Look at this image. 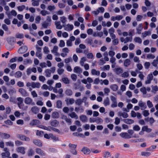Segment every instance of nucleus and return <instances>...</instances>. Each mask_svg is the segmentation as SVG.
<instances>
[{
	"label": "nucleus",
	"mask_w": 158,
	"mask_h": 158,
	"mask_svg": "<svg viewBox=\"0 0 158 158\" xmlns=\"http://www.w3.org/2000/svg\"><path fill=\"white\" fill-rule=\"evenodd\" d=\"M17 100L18 102L17 104L19 109H22L23 110H26L28 108L27 106H24L23 104V99L21 97H18L17 98Z\"/></svg>",
	"instance_id": "obj_1"
},
{
	"label": "nucleus",
	"mask_w": 158,
	"mask_h": 158,
	"mask_svg": "<svg viewBox=\"0 0 158 158\" xmlns=\"http://www.w3.org/2000/svg\"><path fill=\"white\" fill-rule=\"evenodd\" d=\"M24 102L26 104L31 105L32 106H34L35 105V103L33 101L32 99L29 97L25 98Z\"/></svg>",
	"instance_id": "obj_2"
},
{
	"label": "nucleus",
	"mask_w": 158,
	"mask_h": 158,
	"mask_svg": "<svg viewBox=\"0 0 158 158\" xmlns=\"http://www.w3.org/2000/svg\"><path fill=\"white\" fill-rule=\"evenodd\" d=\"M110 98L112 102V103L111 105V107L112 108L116 107L117 106L116 98L113 96H111Z\"/></svg>",
	"instance_id": "obj_3"
},
{
	"label": "nucleus",
	"mask_w": 158,
	"mask_h": 158,
	"mask_svg": "<svg viewBox=\"0 0 158 158\" xmlns=\"http://www.w3.org/2000/svg\"><path fill=\"white\" fill-rule=\"evenodd\" d=\"M27 46H22L19 48L18 52L19 54H23L27 51Z\"/></svg>",
	"instance_id": "obj_4"
},
{
	"label": "nucleus",
	"mask_w": 158,
	"mask_h": 158,
	"mask_svg": "<svg viewBox=\"0 0 158 158\" xmlns=\"http://www.w3.org/2000/svg\"><path fill=\"white\" fill-rule=\"evenodd\" d=\"M18 137L21 140L29 141L30 140V139L29 137L23 135H19Z\"/></svg>",
	"instance_id": "obj_5"
},
{
	"label": "nucleus",
	"mask_w": 158,
	"mask_h": 158,
	"mask_svg": "<svg viewBox=\"0 0 158 158\" xmlns=\"http://www.w3.org/2000/svg\"><path fill=\"white\" fill-rule=\"evenodd\" d=\"M81 151L85 155H88L91 152V151L89 148L86 147H84L81 150Z\"/></svg>",
	"instance_id": "obj_6"
},
{
	"label": "nucleus",
	"mask_w": 158,
	"mask_h": 158,
	"mask_svg": "<svg viewBox=\"0 0 158 158\" xmlns=\"http://www.w3.org/2000/svg\"><path fill=\"white\" fill-rule=\"evenodd\" d=\"M19 91L23 96L26 97L28 95V94L27 92V91L23 89H19Z\"/></svg>",
	"instance_id": "obj_7"
},
{
	"label": "nucleus",
	"mask_w": 158,
	"mask_h": 158,
	"mask_svg": "<svg viewBox=\"0 0 158 158\" xmlns=\"http://www.w3.org/2000/svg\"><path fill=\"white\" fill-rule=\"evenodd\" d=\"M138 104L139 106L140 107L141 109L142 110H144L147 108L146 103L143 102L142 101H139Z\"/></svg>",
	"instance_id": "obj_8"
},
{
	"label": "nucleus",
	"mask_w": 158,
	"mask_h": 158,
	"mask_svg": "<svg viewBox=\"0 0 158 158\" xmlns=\"http://www.w3.org/2000/svg\"><path fill=\"white\" fill-rule=\"evenodd\" d=\"M35 152L36 153L41 156H45V153L40 148H37L35 149Z\"/></svg>",
	"instance_id": "obj_9"
},
{
	"label": "nucleus",
	"mask_w": 158,
	"mask_h": 158,
	"mask_svg": "<svg viewBox=\"0 0 158 158\" xmlns=\"http://www.w3.org/2000/svg\"><path fill=\"white\" fill-rule=\"evenodd\" d=\"M120 135L122 138L125 139L131 138V136L127 132H122L120 134Z\"/></svg>",
	"instance_id": "obj_10"
},
{
	"label": "nucleus",
	"mask_w": 158,
	"mask_h": 158,
	"mask_svg": "<svg viewBox=\"0 0 158 158\" xmlns=\"http://www.w3.org/2000/svg\"><path fill=\"white\" fill-rule=\"evenodd\" d=\"M25 148L23 147H19L17 148V151L18 152H20L22 154H24L25 153Z\"/></svg>",
	"instance_id": "obj_11"
},
{
	"label": "nucleus",
	"mask_w": 158,
	"mask_h": 158,
	"mask_svg": "<svg viewBox=\"0 0 158 158\" xmlns=\"http://www.w3.org/2000/svg\"><path fill=\"white\" fill-rule=\"evenodd\" d=\"M59 123L56 120H53L50 122V125L51 126L54 127H56L58 126Z\"/></svg>",
	"instance_id": "obj_12"
},
{
	"label": "nucleus",
	"mask_w": 158,
	"mask_h": 158,
	"mask_svg": "<svg viewBox=\"0 0 158 158\" xmlns=\"http://www.w3.org/2000/svg\"><path fill=\"white\" fill-rule=\"evenodd\" d=\"M75 110L76 112H79L80 113H83L84 111L83 107L82 106H80L79 107H76Z\"/></svg>",
	"instance_id": "obj_13"
},
{
	"label": "nucleus",
	"mask_w": 158,
	"mask_h": 158,
	"mask_svg": "<svg viewBox=\"0 0 158 158\" xmlns=\"http://www.w3.org/2000/svg\"><path fill=\"white\" fill-rule=\"evenodd\" d=\"M40 86V83L39 82H31V86L33 88H39Z\"/></svg>",
	"instance_id": "obj_14"
},
{
	"label": "nucleus",
	"mask_w": 158,
	"mask_h": 158,
	"mask_svg": "<svg viewBox=\"0 0 158 158\" xmlns=\"http://www.w3.org/2000/svg\"><path fill=\"white\" fill-rule=\"evenodd\" d=\"M33 142L34 144L38 146L41 147L42 146V143L40 140L34 139L33 141Z\"/></svg>",
	"instance_id": "obj_15"
},
{
	"label": "nucleus",
	"mask_w": 158,
	"mask_h": 158,
	"mask_svg": "<svg viewBox=\"0 0 158 158\" xmlns=\"http://www.w3.org/2000/svg\"><path fill=\"white\" fill-rule=\"evenodd\" d=\"M31 111L33 114H36L39 112V109L37 107L34 106L31 108Z\"/></svg>",
	"instance_id": "obj_16"
},
{
	"label": "nucleus",
	"mask_w": 158,
	"mask_h": 158,
	"mask_svg": "<svg viewBox=\"0 0 158 158\" xmlns=\"http://www.w3.org/2000/svg\"><path fill=\"white\" fill-rule=\"evenodd\" d=\"M143 24L142 23H140L138 27L136 28V30L137 31V33L139 34H140L141 33V31L143 29Z\"/></svg>",
	"instance_id": "obj_17"
},
{
	"label": "nucleus",
	"mask_w": 158,
	"mask_h": 158,
	"mask_svg": "<svg viewBox=\"0 0 158 158\" xmlns=\"http://www.w3.org/2000/svg\"><path fill=\"white\" fill-rule=\"evenodd\" d=\"M123 121L126 123L128 124H131L134 122V120L131 119H126L123 120Z\"/></svg>",
	"instance_id": "obj_18"
},
{
	"label": "nucleus",
	"mask_w": 158,
	"mask_h": 158,
	"mask_svg": "<svg viewBox=\"0 0 158 158\" xmlns=\"http://www.w3.org/2000/svg\"><path fill=\"white\" fill-rule=\"evenodd\" d=\"M39 122L40 121L38 120L33 119L31 121L29 124L31 126H35L38 124Z\"/></svg>",
	"instance_id": "obj_19"
},
{
	"label": "nucleus",
	"mask_w": 158,
	"mask_h": 158,
	"mask_svg": "<svg viewBox=\"0 0 158 158\" xmlns=\"http://www.w3.org/2000/svg\"><path fill=\"white\" fill-rule=\"evenodd\" d=\"M73 71L76 73H81L82 72V69L79 67L76 66L74 67Z\"/></svg>",
	"instance_id": "obj_20"
},
{
	"label": "nucleus",
	"mask_w": 158,
	"mask_h": 158,
	"mask_svg": "<svg viewBox=\"0 0 158 158\" xmlns=\"http://www.w3.org/2000/svg\"><path fill=\"white\" fill-rule=\"evenodd\" d=\"M16 41L15 38L13 37H10L8 39V43L10 44H12L15 43Z\"/></svg>",
	"instance_id": "obj_21"
},
{
	"label": "nucleus",
	"mask_w": 158,
	"mask_h": 158,
	"mask_svg": "<svg viewBox=\"0 0 158 158\" xmlns=\"http://www.w3.org/2000/svg\"><path fill=\"white\" fill-rule=\"evenodd\" d=\"M80 119L83 122H86L87 121V117L84 115H82L80 116Z\"/></svg>",
	"instance_id": "obj_22"
},
{
	"label": "nucleus",
	"mask_w": 158,
	"mask_h": 158,
	"mask_svg": "<svg viewBox=\"0 0 158 158\" xmlns=\"http://www.w3.org/2000/svg\"><path fill=\"white\" fill-rule=\"evenodd\" d=\"M91 72L92 75H96L99 76L100 74V72L99 71H97L94 69H92Z\"/></svg>",
	"instance_id": "obj_23"
},
{
	"label": "nucleus",
	"mask_w": 158,
	"mask_h": 158,
	"mask_svg": "<svg viewBox=\"0 0 158 158\" xmlns=\"http://www.w3.org/2000/svg\"><path fill=\"white\" fill-rule=\"evenodd\" d=\"M35 151L32 148H30L28 150L27 152V155L29 156H32L34 155Z\"/></svg>",
	"instance_id": "obj_24"
},
{
	"label": "nucleus",
	"mask_w": 158,
	"mask_h": 158,
	"mask_svg": "<svg viewBox=\"0 0 158 158\" xmlns=\"http://www.w3.org/2000/svg\"><path fill=\"white\" fill-rule=\"evenodd\" d=\"M22 75V73L20 71H18L16 72L15 74V77L17 78H19L21 77Z\"/></svg>",
	"instance_id": "obj_25"
},
{
	"label": "nucleus",
	"mask_w": 158,
	"mask_h": 158,
	"mask_svg": "<svg viewBox=\"0 0 158 158\" xmlns=\"http://www.w3.org/2000/svg\"><path fill=\"white\" fill-rule=\"evenodd\" d=\"M110 88L114 91H116L118 89V86L116 84L111 85L110 86Z\"/></svg>",
	"instance_id": "obj_26"
},
{
	"label": "nucleus",
	"mask_w": 158,
	"mask_h": 158,
	"mask_svg": "<svg viewBox=\"0 0 158 158\" xmlns=\"http://www.w3.org/2000/svg\"><path fill=\"white\" fill-rule=\"evenodd\" d=\"M131 62L129 59H126L124 62V65L125 66L128 67L131 64Z\"/></svg>",
	"instance_id": "obj_27"
},
{
	"label": "nucleus",
	"mask_w": 158,
	"mask_h": 158,
	"mask_svg": "<svg viewBox=\"0 0 158 158\" xmlns=\"http://www.w3.org/2000/svg\"><path fill=\"white\" fill-rule=\"evenodd\" d=\"M32 5L33 6H38L39 4V0H31Z\"/></svg>",
	"instance_id": "obj_28"
},
{
	"label": "nucleus",
	"mask_w": 158,
	"mask_h": 158,
	"mask_svg": "<svg viewBox=\"0 0 158 158\" xmlns=\"http://www.w3.org/2000/svg\"><path fill=\"white\" fill-rule=\"evenodd\" d=\"M62 104L61 101L58 100L56 102V107L58 108H61L62 107Z\"/></svg>",
	"instance_id": "obj_29"
},
{
	"label": "nucleus",
	"mask_w": 158,
	"mask_h": 158,
	"mask_svg": "<svg viewBox=\"0 0 158 158\" xmlns=\"http://www.w3.org/2000/svg\"><path fill=\"white\" fill-rule=\"evenodd\" d=\"M83 102V101L80 98L77 99L75 101L76 105L80 106Z\"/></svg>",
	"instance_id": "obj_30"
},
{
	"label": "nucleus",
	"mask_w": 158,
	"mask_h": 158,
	"mask_svg": "<svg viewBox=\"0 0 158 158\" xmlns=\"http://www.w3.org/2000/svg\"><path fill=\"white\" fill-rule=\"evenodd\" d=\"M65 94L67 96H71L73 94V91L70 89H67L65 91Z\"/></svg>",
	"instance_id": "obj_31"
},
{
	"label": "nucleus",
	"mask_w": 158,
	"mask_h": 158,
	"mask_svg": "<svg viewBox=\"0 0 158 158\" xmlns=\"http://www.w3.org/2000/svg\"><path fill=\"white\" fill-rule=\"evenodd\" d=\"M52 117L53 118H57L59 117V114L57 112H54L52 113Z\"/></svg>",
	"instance_id": "obj_32"
},
{
	"label": "nucleus",
	"mask_w": 158,
	"mask_h": 158,
	"mask_svg": "<svg viewBox=\"0 0 158 158\" xmlns=\"http://www.w3.org/2000/svg\"><path fill=\"white\" fill-rule=\"evenodd\" d=\"M50 137L53 141L56 142L59 140L58 138L54 135L53 134H50Z\"/></svg>",
	"instance_id": "obj_33"
},
{
	"label": "nucleus",
	"mask_w": 158,
	"mask_h": 158,
	"mask_svg": "<svg viewBox=\"0 0 158 158\" xmlns=\"http://www.w3.org/2000/svg\"><path fill=\"white\" fill-rule=\"evenodd\" d=\"M69 115L72 118H74L76 119H77L78 118L77 115L74 112H72L70 113Z\"/></svg>",
	"instance_id": "obj_34"
},
{
	"label": "nucleus",
	"mask_w": 158,
	"mask_h": 158,
	"mask_svg": "<svg viewBox=\"0 0 158 158\" xmlns=\"http://www.w3.org/2000/svg\"><path fill=\"white\" fill-rule=\"evenodd\" d=\"M151 154V153L148 152H142L141 153L142 156L146 157L149 156Z\"/></svg>",
	"instance_id": "obj_35"
},
{
	"label": "nucleus",
	"mask_w": 158,
	"mask_h": 158,
	"mask_svg": "<svg viewBox=\"0 0 158 158\" xmlns=\"http://www.w3.org/2000/svg\"><path fill=\"white\" fill-rule=\"evenodd\" d=\"M10 135L9 134L6 133H2L1 137L3 138L4 139H8L10 138Z\"/></svg>",
	"instance_id": "obj_36"
},
{
	"label": "nucleus",
	"mask_w": 158,
	"mask_h": 158,
	"mask_svg": "<svg viewBox=\"0 0 158 158\" xmlns=\"http://www.w3.org/2000/svg\"><path fill=\"white\" fill-rule=\"evenodd\" d=\"M45 76L46 77H49L51 76V70L49 69H47L45 70Z\"/></svg>",
	"instance_id": "obj_37"
},
{
	"label": "nucleus",
	"mask_w": 158,
	"mask_h": 158,
	"mask_svg": "<svg viewBox=\"0 0 158 158\" xmlns=\"http://www.w3.org/2000/svg\"><path fill=\"white\" fill-rule=\"evenodd\" d=\"M44 134V132L43 131H40L37 130L36 131V135L38 136H39L40 137L43 136Z\"/></svg>",
	"instance_id": "obj_38"
},
{
	"label": "nucleus",
	"mask_w": 158,
	"mask_h": 158,
	"mask_svg": "<svg viewBox=\"0 0 158 158\" xmlns=\"http://www.w3.org/2000/svg\"><path fill=\"white\" fill-rule=\"evenodd\" d=\"M0 1H1L0 5L4 6L6 5V2H10V0H0Z\"/></svg>",
	"instance_id": "obj_39"
},
{
	"label": "nucleus",
	"mask_w": 158,
	"mask_h": 158,
	"mask_svg": "<svg viewBox=\"0 0 158 158\" xmlns=\"http://www.w3.org/2000/svg\"><path fill=\"white\" fill-rule=\"evenodd\" d=\"M62 81L65 84H67L69 83V81L67 77H63L62 78Z\"/></svg>",
	"instance_id": "obj_40"
},
{
	"label": "nucleus",
	"mask_w": 158,
	"mask_h": 158,
	"mask_svg": "<svg viewBox=\"0 0 158 158\" xmlns=\"http://www.w3.org/2000/svg\"><path fill=\"white\" fill-rule=\"evenodd\" d=\"M1 155L2 157H8L10 156V153L9 152H2Z\"/></svg>",
	"instance_id": "obj_41"
},
{
	"label": "nucleus",
	"mask_w": 158,
	"mask_h": 158,
	"mask_svg": "<svg viewBox=\"0 0 158 158\" xmlns=\"http://www.w3.org/2000/svg\"><path fill=\"white\" fill-rule=\"evenodd\" d=\"M135 41L139 44L142 43V40L139 37H136L134 38Z\"/></svg>",
	"instance_id": "obj_42"
},
{
	"label": "nucleus",
	"mask_w": 158,
	"mask_h": 158,
	"mask_svg": "<svg viewBox=\"0 0 158 158\" xmlns=\"http://www.w3.org/2000/svg\"><path fill=\"white\" fill-rule=\"evenodd\" d=\"M151 33L148 31H145L144 32H143L142 34L143 37H146L147 35H151Z\"/></svg>",
	"instance_id": "obj_43"
},
{
	"label": "nucleus",
	"mask_w": 158,
	"mask_h": 158,
	"mask_svg": "<svg viewBox=\"0 0 158 158\" xmlns=\"http://www.w3.org/2000/svg\"><path fill=\"white\" fill-rule=\"evenodd\" d=\"M15 37L17 38L22 39L24 37L23 35V34H20L19 33H17L15 35Z\"/></svg>",
	"instance_id": "obj_44"
},
{
	"label": "nucleus",
	"mask_w": 158,
	"mask_h": 158,
	"mask_svg": "<svg viewBox=\"0 0 158 158\" xmlns=\"http://www.w3.org/2000/svg\"><path fill=\"white\" fill-rule=\"evenodd\" d=\"M104 104L105 106H107L109 105L110 102L109 99L108 97H107L106 99L104 100Z\"/></svg>",
	"instance_id": "obj_45"
},
{
	"label": "nucleus",
	"mask_w": 158,
	"mask_h": 158,
	"mask_svg": "<svg viewBox=\"0 0 158 158\" xmlns=\"http://www.w3.org/2000/svg\"><path fill=\"white\" fill-rule=\"evenodd\" d=\"M55 24L56 25V28L57 29H62V26L60 25V22H56Z\"/></svg>",
	"instance_id": "obj_46"
},
{
	"label": "nucleus",
	"mask_w": 158,
	"mask_h": 158,
	"mask_svg": "<svg viewBox=\"0 0 158 158\" xmlns=\"http://www.w3.org/2000/svg\"><path fill=\"white\" fill-rule=\"evenodd\" d=\"M15 143L16 145L17 146H18L20 145H21L23 144V142L21 141L17 140L15 141Z\"/></svg>",
	"instance_id": "obj_47"
},
{
	"label": "nucleus",
	"mask_w": 158,
	"mask_h": 158,
	"mask_svg": "<svg viewBox=\"0 0 158 158\" xmlns=\"http://www.w3.org/2000/svg\"><path fill=\"white\" fill-rule=\"evenodd\" d=\"M5 143L6 146H9L12 147L14 146L13 143L11 141L6 142Z\"/></svg>",
	"instance_id": "obj_48"
},
{
	"label": "nucleus",
	"mask_w": 158,
	"mask_h": 158,
	"mask_svg": "<svg viewBox=\"0 0 158 158\" xmlns=\"http://www.w3.org/2000/svg\"><path fill=\"white\" fill-rule=\"evenodd\" d=\"M25 6L24 5H22L21 6H19L18 7V9L19 11H21L25 9Z\"/></svg>",
	"instance_id": "obj_49"
},
{
	"label": "nucleus",
	"mask_w": 158,
	"mask_h": 158,
	"mask_svg": "<svg viewBox=\"0 0 158 158\" xmlns=\"http://www.w3.org/2000/svg\"><path fill=\"white\" fill-rule=\"evenodd\" d=\"M41 14L43 16H44L46 15L47 14H49L50 13L48 11L45 10H43L41 11Z\"/></svg>",
	"instance_id": "obj_50"
},
{
	"label": "nucleus",
	"mask_w": 158,
	"mask_h": 158,
	"mask_svg": "<svg viewBox=\"0 0 158 158\" xmlns=\"http://www.w3.org/2000/svg\"><path fill=\"white\" fill-rule=\"evenodd\" d=\"M140 91L144 94H145L147 93L146 89L145 87H143L141 88L140 89Z\"/></svg>",
	"instance_id": "obj_51"
},
{
	"label": "nucleus",
	"mask_w": 158,
	"mask_h": 158,
	"mask_svg": "<svg viewBox=\"0 0 158 158\" xmlns=\"http://www.w3.org/2000/svg\"><path fill=\"white\" fill-rule=\"evenodd\" d=\"M65 43L64 41L63 40H61L60 41V43L59 46L60 47H63L65 46Z\"/></svg>",
	"instance_id": "obj_52"
},
{
	"label": "nucleus",
	"mask_w": 158,
	"mask_h": 158,
	"mask_svg": "<svg viewBox=\"0 0 158 158\" xmlns=\"http://www.w3.org/2000/svg\"><path fill=\"white\" fill-rule=\"evenodd\" d=\"M35 55L40 59H41L42 58V54L40 52H36Z\"/></svg>",
	"instance_id": "obj_53"
},
{
	"label": "nucleus",
	"mask_w": 158,
	"mask_h": 158,
	"mask_svg": "<svg viewBox=\"0 0 158 158\" xmlns=\"http://www.w3.org/2000/svg\"><path fill=\"white\" fill-rule=\"evenodd\" d=\"M147 104L149 108H152L153 106L152 102L150 100H148L147 101Z\"/></svg>",
	"instance_id": "obj_54"
},
{
	"label": "nucleus",
	"mask_w": 158,
	"mask_h": 158,
	"mask_svg": "<svg viewBox=\"0 0 158 158\" xmlns=\"http://www.w3.org/2000/svg\"><path fill=\"white\" fill-rule=\"evenodd\" d=\"M69 147L70 149L73 148H76L77 147V145L75 144H73L71 143H69Z\"/></svg>",
	"instance_id": "obj_55"
},
{
	"label": "nucleus",
	"mask_w": 158,
	"mask_h": 158,
	"mask_svg": "<svg viewBox=\"0 0 158 158\" xmlns=\"http://www.w3.org/2000/svg\"><path fill=\"white\" fill-rule=\"evenodd\" d=\"M43 50L44 53L45 54H48L49 52L48 48L47 46H45Z\"/></svg>",
	"instance_id": "obj_56"
},
{
	"label": "nucleus",
	"mask_w": 158,
	"mask_h": 158,
	"mask_svg": "<svg viewBox=\"0 0 158 158\" xmlns=\"http://www.w3.org/2000/svg\"><path fill=\"white\" fill-rule=\"evenodd\" d=\"M5 123L6 124L9 125H12L13 124V122L10 120H7L5 121Z\"/></svg>",
	"instance_id": "obj_57"
},
{
	"label": "nucleus",
	"mask_w": 158,
	"mask_h": 158,
	"mask_svg": "<svg viewBox=\"0 0 158 158\" xmlns=\"http://www.w3.org/2000/svg\"><path fill=\"white\" fill-rule=\"evenodd\" d=\"M58 49V47L57 46H55L51 52L53 53H56Z\"/></svg>",
	"instance_id": "obj_58"
},
{
	"label": "nucleus",
	"mask_w": 158,
	"mask_h": 158,
	"mask_svg": "<svg viewBox=\"0 0 158 158\" xmlns=\"http://www.w3.org/2000/svg\"><path fill=\"white\" fill-rule=\"evenodd\" d=\"M143 115L144 117H147L149 114L148 111V110H144L143 111Z\"/></svg>",
	"instance_id": "obj_59"
},
{
	"label": "nucleus",
	"mask_w": 158,
	"mask_h": 158,
	"mask_svg": "<svg viewBox=\"0 0 158 158\" xmlns=\"http://www.w3.org/2000/svg\"><path fill=\"white\" fill-rule=\"evenodd\" d=\"M104 55L105 56L104 57V60L106 61H108L109 60V58L107 56L108 54L107 52H105L104 53Z\"/></svg>",
	"instance_id": "obj_60"
},
{
	"label": "nucleus",
	"mask_w": 158,
	"mask_h": 158,
	"mask_svg": "<svg viewBox=\"0 0 158 158\" xmlns=\"http://www.w3.org/2000/svg\"><path fill=\"white\" fill-rule=\"evenodd\" d=\"M87 43L88 44H89L90 45H91L92 47H94V45L93 44V41L92 39L88 40L87 41Z\"/></svg>",
	"instance_id": "obj_61"
},
{
	"label": "nucleus",
	"mask_w": 158,
	"mask_h": 158,
	"mask_svg": "<svg viewBox=\"0 0 158 158\" xmlns=\"http://www.w3.org/2000/svg\"><path fill=\"white\" fill-rule=\"evenodd\" d=\"M77 77V75L75 74H73L71 75V78L74 81H75L76 80Z\"/></svg>",
	"instance_id": "obj_62"
},
{
	"label": "nucleus",
	"mask_w": 158,
	"mask_h": 158,
	"mask_svg": "<svg viewBox=\"0 0 158 158\" xmlns=\"http://www.w3.org/2000/svg\"><path fill=\"white\" fill-rule=\"evenodd\" d=\"M40 17L39 16H37L35 19V22L37 24L39 23L40 22Z\"/></svg>",
	"instance_id": "obj_63"
},
{
	"label": "nucleus",
	"mask_w": 158,
	"mask_h": 158,
	"mask_svg": "<svg viewBox=\"0 0 158 158\" xmlns=\"http://www.w3.org/2000/svg\"><path fill=\"white\" fill-rule=\"evenodd\" d=\"M152 90L153 91H155V92H156L158 91V87L157 85H155L153 86L152 85Z\"/></svg>",
	"instance_id": "obj_64"
}]
</instances>
